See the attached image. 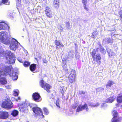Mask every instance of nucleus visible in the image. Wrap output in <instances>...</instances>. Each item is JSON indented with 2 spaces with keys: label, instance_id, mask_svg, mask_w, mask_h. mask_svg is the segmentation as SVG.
Here are the masks:
<instances>
[{
  "label": "nucleus",
  "instance_id": "393cba45",
  "mask_svg": "<svg viewBox=\"0 0 122 122\" xmlns=\"http://www.w3.org/2000/svg\"><path fill=\"white\" fill-rule=\"evenodd\" d=\"M11 77L13 80H15L17 79L18 76L15 73H13L12 74Z\"/></svg>",
  "mask_w": 122,
  "mask_h": 122
},
{
  "label": "nucleus",
  "instance_id": "49530a36",
  "mask_svg": "<svg viewBox=\"0 0 122 122\" xmlns=\"http://www.w3.org/2000/svg\"><path fill=\"white\" fill-rule=\"evenodd\" d=\"M3 3L2 2H0V5H2V3Z\"/></svg>",
  "mask_w": 122,
  "mask_h": 122
},
{
  "label": "nucleus",
  "instance_id": "f3484780",
  "mask_svg": "<svg viewBox=\"0 0 122 122\" xmlns=\"http://www.w3.org/2000/svg\"><path fill=\"white\" fill-rule=\"evenodd\" d=\"M29 103L25 102H24L22 104V107H21V109H22L23 111H24L26 109Z\"/></svg>",
  "mask_w": 122,
  "mask_h": 122
},
{
  "label": "nucleus",
  "instance_id": "a18cd8bd",
  "mask_svg": "<svg viewBox=\"0 0 122 122\" xmlns=\"http://www.w3.org/2000/svg\"><path fill=\"white\" fill-rule=\"evenodd\" d=\"M28 105H29V106L30 107V108L32 107L31 105V104H29Z\"/></svg>",
  "mask_w": 122,
  "mask_h": 122
},
{
  "label": "nucleus",
  "instance_id": "5701e85b",
  "mask_svg": "<svg viewBox=\"0 0 122 122\" xmlns=\"http://www.w3.org/2000/svg\"><path fill=\"white\" fill-rule=\"evenodd\" d=\"M30 64V62L26 61H24L23 64V66L25 67H27L29 66Z\"/></svg>",
  "mask_w": 122,
  "mask_h": 122
},
{
  "label": "nucleus",
  "instance_id": "4be33fe9",
  "mask_svg": "<svg viewBox=\"0 0 122 122\" xmlns=\"http://www.w3.org/2000/svg\"><path fill=\"white\" fill-rule=\"evenodd\" d=\"M114 84V82L111 81L109 80L108 81L107 84L106 85V87H111L112 85Z\"/></svg>",
  "mask_w": 122,
  "mask_h": 122
},
{
  "label": "nucleus",
  "instance_id": "4468645a",
  "mask_svg": "<svg viewBox=\"0 0 122 122\" xmlns=\"http://www.w3.org/2000/svg\"><path fill=\"white\" fill-rule=\"evenodd\" d=\"M4 68L5 74H6V75H7V73L9 74L11 72V69L10 66H5Z\"/></svg>",
  "mask_w": 122,
  "mask_h": 122
},
{
  "label": "nucleus",
  "instance_id": "ea45409f",
  "mask_svg": "<svg viewBox=\"0 0 122 122\" xmlns=\"http://www.w3.org/2000/svg\"><path fill=\"white\" fill-rule=\"evenodd\" d=\"M2 74V71H0V77L1 75Z\"/></svg>",
  "mask_w": 122,
  "mask_h": 122
},
{
  "label": "nucleus",
  "instance_id": "2eb2a0df",
  "mask_svg": "<svg viewBox=\"0 0 122 122\" xmlns=\"http://www.w3.org/2000/svg\"><path fill=\"white\" fill-rule=\"evenodd\" d=\"M53 5L55 8L58 9L59 6V0H53Z\"/></svg>",
  "mask_w": 122,
  "mask_h": 122
},
{
  "label": "nucleus",
  "instance_id": "9d476101",
  "mask_svg": "<svg viewBox=\"0 0 122 122\" xmlns=\"http://www.w3.org/2000/svg\"><path fill=\"white\" fill-rule=\"evenodd\" d=\"M9 28V27L7 23H6L3 22L0 23V30H8Z\"/></svg>",
  "mask_w": 122,
  "mask_h": 122
},
{
  "label": "nucleus",
  "instance_id": "f704fd0d",
  "mask_svg": "<svg viewBox=\"0 0 122 122\" xmlns=\"http://www.w3.org/2000/svg\"><path fill=\"white\" fill-rule=\"evenodd\" d=\"M98 92H101L103 91L104 90V89L103 88H102L101 87H99L97 89Z\"/></svg>",
  "mask_w": 122,
  "mask_h": 122
},
{
  "label": "nucleus",
  "instance_id": "f03ea898",
  "mask_svg": "<svg viewBox=\"0 0 122 122\" xmlns=\"http://www.w3.org/2000/svg\"><path fill=\"white\" fill-rule=\"evenodd\" d=\"M40 86L42 88L46 90L47 92H50V89L51 88V85L47 83H45V82L43 79L40 80L39 82Z\"/></svg>",
  "mask_w": 122,
  "mask_h": 122
},
{
  "label": "nucleus",
  "instance_id": "de8ad7c7",
  "mask_svg": "<svg viewBox=\"0 0 122 122\" xmlns=\"http://www.w3.org/2000/svg\"><path fill=\"white\" fill-rule=\"evenodd\" d=\"M99 49V48H96V50L97 51L98 50V49Z\"/></svg>",
  "mask_w": 122,
  "mask_h": 122
},
{
  "label": "nucleus",
  "instance_id": "c85d7f7f",
  "mask_svg": "<svg viewBox=\"0 0 122 122\" xmlns=\"http://www.w3.org/2000/svg\"><path fill=\"white\" fill-rule=\"evenodd\" d=\"M3 3L6 5H9L10 4V2L8 0H2Z\"/></svg>",
  "mask_w": 122,
  "mask_h": 122
},
{
  "label": "nucleus",
  "instance_id": "9b49d317",
  "mask_svg": "<svg viewBox=\"0 0 122 122\" xmlns=\"http://www.w3.org/2000/svg\"><path fill=\"white\" fill-rule=\"evenodd\" d=\"M9 117L8 113L6 111L0 112V119H5Z\"/></svg>",
  "mask_w": 122,
  "mask_h": 122
},
{
  "label": "nucleus",
  "instance_id": "473e14b6",
  "mask_svg": "<svg viewBox=\"0 0 122 122\" xmlns=\"http://www.w3.org/2000/svg\"><path fill=\"white\" fill-rule=\"evenodd\" d=\"M100 105V103L99 102H97L94 105H91L92 107H98Z\"/></svg>",
  "mask_w": 122,
  "mask_h": 122
},
{
  "label": "nucleus",
  "instance_id": "79ce46f5",
  "mask_svg": "<svg viewBox=\"0 0 122 122\" xmlns=\"http://www.w3.org/2000/svg\"><path fill=\"white\" fill-rule=\"evenodd\" d=\"M116 105L117 107H119V105L118 104H116Z\"/></svg>",
  "mask_w": 122,
  "mask_h": 122
},
{
  "label": "nucleus",
  "instance_id": "7ed1b4c3",
  "mask_svg": "<svg viewBox=\"0 0 122 122\" xmlns=\"http://www.w3.org/2000/svg\"><path fill=\"white\" fill-rule=\"evenodd\" d=\"M1 106L3 108L9 109L12 107L13 105L11 101H6L2 103Z\"/></svg>",
  "mask_w": 122,
  "mask_h": 122
},
{
  "label": "nucleus",
  "instance_id": "412c9836",
  "mask_svg": "<svg viewBox=\"0 0 122 122\" xmlns=\"http://www.w3.org/2000/svg\"><path fill=\"white\" fill-rule=\"evenodd\" d=\"M18 113L19 112L17 110H14L12 112L11 114L13 116L16 117L18 115Z\"/></svg>",
  "mask_w": 122,
  "mask_h": 122
},
{
  "label": "nucleus",
  "instance_id": "4c0bfd02",
  "mask_svg": "<svg viewBox=\"0 0 122 122\" xmlns=\"http://www.w3.org/2000/svg\"><path fill=\"white\" fill-rule=\"evenodd\" d=\"M43 62L44 63H46L48 62V61H47L46 59V58H43Z\"/></svg>",
  "mask_w": 122,
  "mask_h": 122
},
{
  "label": "nucleus",
  "instance_id": "c756f323",
  "mask_svg": "<svg viewBox=\"0 0 122 122\" xmlns=\"http://www.w3.org/2000/svg\"><path fill=\"white\" fill-rule=\"evenodd\" d=\"M112 113L113 114V117H117L118 113L115 110L113 111L112 112Z\"/></svg>",
  "mask_w": 122,
  "mask_h": 122
},
{
  "label": "nucleus",
  "instance_id": "a19ab883",
  "mask_svg": "<svg viewBox=\"0 0 122 122\" xmlns=\"http://www.w3.org/2000/svg\"><path fill=\"white\" fill-rule=\"evenodd\" d=\"M17 1H18L19 3H20L21 2V0H17Z\"/></svg>",
  "mask_w": 122,
  "mask_h": 122
},
{
  "label": "nucleus",
  "instance_id": "dca6fc26",
  "mask_svg": "<svg viewBox=\"0 0 122 122\" xmlns=\"http://www.w3.org/2000/svg\"><path fill=\"white\" fill-rule=\"evenodd\" d=\"M29 66L30 70L32 72H33L35 71L36 68V65L35 64H32L30 65Z\"/></svg>",
  "mask_w": 122,
  "mask_h": 122
},
{
  "label": "nucleus",
  "instance_id": "f8f14e48",
  "mask_svg": "<svg viewBox=\"0 0 122 122\" xmlns=\"http://www.w3.org/2000/svg\"><path fill=\"white\" fill-rule=\"evenodd\" d=\"M54 43L56 46V49H59V48H58V46H59L60 48L61 47H64V45L60 41H58L57 40H55Z\"/></svg>",
  "mask_w": 122,
  "mask_h": 122
},
{
  "label": "nucleus",
  "instance_id": "f257e3e1",
  "mask_svg": "<svg viewBox=\"0 0 122 122\" xmlns=\"http://www.w3.org/2000/svg\"><path fill=\"white\" fill-rule=\"evenodd\" d=\"M96 54V51L95 49H94L91 52V55L92 56L93 61H96L99 65L101 63V57L100 54Z\"/></svg>",
  "mask_w": 122,
  "mask_h": 122
},
{
  "label": "nucleus",
  "instance_id": "1a4fd4ad",
  "mask_svg": "<svg viewBox=\"0 0 122 122\" xmlns=\"http://www.w3.org/2000/svg\"><path fill=\"white\" fill-rule=\"evenodd\" d=\"M4 34L3 33L0 32V40L4 43L7 45L9 44L10 43V41L7 38L5 39L3 36L4 35H2V34Z\"/></svg>",
  "mask_w": 122,
  "mask_h": 122
},
{
  "label": "nucleus",
  "instance_id": "a211bd4d",
  "mask_svg": "<svg viewBox=\"0 0 122 122\" xmlns=\"http://www.w3.org/2000/svg\"><path fill=\"white\" fill-rule=\"evenodd\" d=\"M99 46L100 47L99 49L100 52L103 54H105L106 52L105 49L101 45H100Z\"/></svg>",
  "mask_w": 122,
  "mask_h": 122
},
{
  "label": "nucleus",
  "instance_id": "0eeeda50",
  "mask_svg": "<svg viewBox=\"0 0 122 122\" xmlns=\"http://www.w3.org/2000/svg\"><path fill=\"white\" fill-rule=\"evenodd\" d=\"M45 14L48 18H51L53 16L51 8L49 6H46L45 8Z\"/></svg>",
  "mask_w": 122,
  "mask_h": 122
},
{
  "label": "nucleus",
  "instance_id": "423d86ee",
  "mask_svg": "<svg viewBox=\"0 0 122 122\" xmlns=\"http://www.w3.org/2000/svg\"><path fill=\"white\" fill-rule=\"evenodd\" d=\"M32 96L33 100L36 102H38L41 100V96L37 92L33 93Z\"/></svg>",
  "mask_w": 122,
  "mask_h": 122
},
{
  "label": "nucleus",
  "instance_id": "09e8293b",
  "mask_svg": "<svg viewBox=\"0 0 122 122\" xmlns=\"http://www.w3.org/2000/svg\"><path fill=\"white\" fill-rule=\"evenodd\" d=\"M76 106H75L74 107H73V108L74 109L76 108Z\"/></svg>",
  "mask_w": 122,
  "mask_h": 122
},
{
  "label": "nucleus",
  "instance_id": "7c9ffc66",
  "mask_svg": "<svg viewBox=\"0 0 122 122\" xmlns=\"http://www.w3.org/2000/svg\"><path fill=\"white\" fill-rule=\"evenodd\" d=\"M19 94V92H18L16 91L15 90L13 92V95L14 96H18Z\"/></svg>",
  "mask_w": 122,
  "mask_h": 122
},
{
  "label": "nucleus",
  "instance_id": "2f4dec72",
  "mask_svg": "<svg viewBox=\"0 0 122 122\" xmlns=\"http://www.w3.org/2000/svg\"><path fill=\"white\" fill-rule=\"evenodd\" d=\"M66 59L65 58H63L62 60V63L63 64L62 65H66Z\"/></svg>",
  "mask_w": 122,
  "mask_h": 122
},
{
  "label": "nucleus",
  "instance_id": "72a5a7b5",
  "mask_svg": "<svg viewBox=\"0 0 122 122\" xmlns=\"http://www.w3.org/2000/svg\"><path fill=\"white\" fill-rule=\"evenodd\" d=\"M46 115H47L49 113L48 110L46 108H44L43 109Z\"/></svg>",
  "mask_w": 122,
  "mask_h": 122
},
{
  "label": "nucleus",
  "instance_id": "39448f33",
  "mask_svg": "<svg viewBox=\"0 0 122 122\" xmlns=\"http://www.w3.org/2000/svg\"><path fill=\"white\" fill-rule=\"evenodd\" d=\"M32 110L36 115L42 116L43 117H44L42 111L40 108L37 107H34L32 108Z\"/></svg>",
  "mask_w": 122,
  "mask_h": 122
},
{
  "label": "nucleus",
  "instance_id": "cd10ccee",
  "mask_svg": "<svg viewBox=\"0 0 122 122\" xmlns=\"http://www.w3.org/2000/svg\"><path fill=\"white\" fill-rule=\"evenodd\" d=\"M97 34V32L96 31L93 32L91 36L92 37L94 38H96Z\"/></svg>",
  "mask_w": 122,
  "mask_h": 122
},
{
  "label": "nucleus",
  "instance_id": "37998d69",
  "mask_svg": "<svg viewBox=\"0 0 122 122\" xmlns=\"http://www.w3.org/2000/svg\"><path fill=\"white\" fill-rule=\"evenodd\" d=\"M20 98L19 97H18L17 99V100H20Z\"/></svg>",
  "mask_w": 122,
  "mask_h": 122
},
{
  "label": "nucleus",
  "instance_id": "20e7f679",
  "mask_svg": "<svg viewBox=\"0 0 122 122\" xmlns=\"http://www.w3.org/2000/svg\"><path fill=\"white\" fill-rule=\"evenodd\" d=\"M75 70L72 69L68 77V80L70 83H72L75 81Z\"/></svg>",
  "mask_w": 122,
  "mask_h": 122
},
{
  "label": "nucleus",
  "instance_id": "58836bf2",
  "mask_svg": "<svg viewBox=\"0 0 122 122\" xmlns=\"http://www.w3.org/2000/svg\"><path fill=\"white\" fill-rule=\"evenodd\" d=\"M119 15L120 17H121V18H122V11H120L119 12Z\"/></svg>",
  "mask_w": 122,
  "mask_h": 122
},
{
  "label": "nucleus",
  "instance_id": "6e6552de",
  "mask_svg": "<svg viewBox=\"0 0 122 122\" xmlns=\"http://www.w3.org/2000/svg\"><path fill=\"white\" fill-rule=\"evenodd\" d=\"M84 109H86L87 111H88V110L87 104L86 103L84 104L82 106L81 105H79L77 109L76 112H78Z\"/></svg>",
  "mask_w": 122,
  "mask_h": 122
},
{
  "label": "nucleus",
  "instance_id": "c03bdc74",
  "mask_svg": "<svg viewBox=\"0 0 122 122\" xmlns=\"http://www.w3.org/2000/svg\"><path fill=\"white\" fill-rule=\"evenodd\" d=\"M85 93V92L84 91H82L81 92V93L83 94H84Z\"/></svg>",
  "mask_w": 122,
  "mask_h": 122
},
{
  "label": "nucleus",
  "instance_id": "e433bc0d",
  "mask_svg": "<svg viewBox=\"0 0 122 122\" xmlns=\"http://www.w3.org/2000/svg\"><path fill=\"white\" fill-rule=\"evenodd\" d=\"M59 100H58L56 101V105L59 108H60V107L59 106Z\"/></svg>",
  "mask_w": 122,
  "mask_h": 122
},
{
  "label": "nucleus",
  "instance_id": "aec40b11",
  "mask_svg": "<svg viewBox=\"0 0 122 122\" xmlns=\"http://www.w3.org/2000/svg\"><path fill=\"white\" fill-rule=\"evenodd\" d=\"M114 96L110 97L107 99V102L108 103H111L114 101Z\"/></svg>",
  "mask_w": 122,
  "mask_h": 122
},
{
  "label": "nucleus",
  "instance_id": "c9c22d12",
  "mask_svg": "<svg viewBox=\"0 0 122 122\" xmlns=\"http://www.w3.org/2000/svg\"><path fill=\"white\" fill-rule=\"evenodd\" d=\"M66 27L68 29L70 27V24L69 22H68L66 23Z\"/></svg>",
  "mask_w": 122,
  "mask_h": 122
},
{
  "label": "nucleus",
  "instance_id": "bb28decb",
  "mask_svg": "<svg viewBox=\"0 0 122 122\" xmlns=\"http://www.w3.org/2000/svg\"><path fill=\"white\" fill-rule=\"evenodd\" d=\"M62 67L63 68V70L67 73H68V69L67 67V66L66 65H62Z\"/></svg>",
  "mask_w": 122,
  "mask_h": 122
},
{
  "label": "nucleus",
  "instance_id": "ddd939ff",
  "mask_svg": "<svg viewBox=\"0 0 122 122\" xmlns=\"http://www.w3.org/2000/svg\"><path fill=\"white\" fill-rule=\"evenodd\" d=\"M82 2L83 5V7L84 9L86 11H88L89 10L87 5V0H82Z\"/></svg>",
  "mask_w": 122,
  "mask_h": 122
},
{
  "label": "nucleus",
  "instance_id": "6ab92c4d",
  "mask_svg": "<svg viewBox=\"0 0 122 122\" xmlns=\"http://www.w3.org/2000/svg\"><path fill=\"white\" fill-rule=\"evenodd\" d=\"M7 83L6 78L4 77L0 78V83L2 85L5 84Z\"/></svg>",
  "mask_w": 122,
  "mask_h": 122
},
{
  "label": "nucleus",
  "instance_id": "a878e982",
  "mask_svg": "<svg viewBox=\"0 0 122 122\" xmlns=\"http://www.w3.org/2000/svg\"><path fill=\"white\" fill-rule=\"evenodd\" d=\"M119 122V118H117L116 117H113L111 121V122Z\"/></svg>",
  "mask_w": 122,
  "mask_h": 122
},
{
  "label": "nucleus",
  "instance_id": "b1692460",
  "mask_svg": "<svg viewBox=\"0 0 122 122\" xmlns=\"http://www.w3.org/2000/svg\"><path fill=\"white\" fill-rule=\"evenodd\" d=\"M17 47V46L15 43L13 44L12 45H11L10 46V49L12 50H15Z\"/></svg>",
  "mask_w": 122,
  "mask_h": 122
}]
</instances>
